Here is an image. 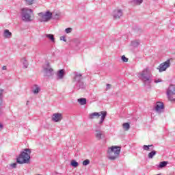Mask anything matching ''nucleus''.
<instances>
[{"label":"nucleus","mask_w":175,"mask_h":175,"mask_svg":"<svg viewBox=\"0 0 175 175\" xmlns=\"http://www.w3.org/2000/svg\"><path fill=\"white\" fill-rule=\"evenodd\" d=\"M167 96L171 102L175 101V85H170L167 90Z\"/></svg>","instance_id":"obj_6"},{"label":"nucleus","mask_w":175,"mask_h":175,"mask_svg":"<svg viewBox=\"0 0 175 175\" xmlns=\"http://www.w3.org/2000/svg\"><path fill=\"white\" fill-rule=\"evenodd\" d=\"M32 92L33 94H39L40 92V88L38 85H33L32 87Z\"/></svg>","instance_id":"obj_20"},{"label":"nucleus","mask_w":175,"mask_h":175,"mask_svg":"<svg viewBox=\"0 0 175 175\" xmlns=\"http://www.w3.org/2000/svg\"><path fill=\"white\" fill-rule=\"evenodd\" d=\"M150 147H154V145H144L143 150H144L145 151H149Z\"/></svg>","instance_id":"obj_29"},{"label":"nucleus","mask_w":175,"mask_h":175,"mask_svg":"<svg viewBox=\"0 0 175 175\" xmlns=\"http://www.w3.org/2000/svg\"><path fill=\"white\" fill-rule=\"evenodd\" d=\"M60 40H63V42H66V40L65 39V36L60 37Z\"/></svg>","instance_id":"obj_37"},{"label":"nucleus","mask_w":175,"mask_h":175,"mask_svg":"<svg viewBox=\"0 0 175 175\" xmlns=\"http://www.w3.org/2000/svg\"><path fill=\"white\" fill-rule=\"evenodd\" d=\"M62 118V113H55L52 116V120H53L54 122H59Z\"/></svg>","instance_id":"obj_11"},{"label":"nucleus","mask_w":175,"mask_h":175,"mask_svg":"<svg viewBox=\"0 0 175 175\" xmlns=\"http://www.w3.org/2000/svg\"><path fill=\"white\" fill-rule=\"evenodd\" d=\"M72 28L68 27L65 29V32L66 33H70V32H72Z\"/></svg>","instance_id":"obj_34"},{"label":"nucleus","mask_w":175,"mask_h":175,"mask_svg":"<svg viewBox=\"0 0 175 175\" xmlns=\"http://www.w3.org/2000/svg\"><path fill=\"white\" fill-rule=\"evenodd\" d=\"M143 2V0H132L130 3L134 5L135 6H139V5Z\"/></svg>","instance_id":"obj_23"},{"label":"nucleus","mask_w":175,"mask_h":175,"mask_svg":"<svg viewBox=\"0 0 175 175\" xmlns=\"http://www.w3.org/2000/svg\"><path fill=\"white\" fill-rule=\"evenodd\" d=\"M74 81H76L77 83H79L83 80V75L81 73H79L78 72H74Z\"/></svg>","instance_id":"obj_12"},{"label":"nucleus","mask_w":175,"mask_h":175,"mask_svg":"<svg viewBox=\"0 0 175 175\" xmlns=\"http://www.w3.org/2000/svg\"><path fill=\"white\" fill-rule=\"evenodd\" d=\"M154 109L157 113H163L165 110V105L162 102H157Z\"/></svg>","instance_id":"obj_10"},{"label":"nucleus","mask_w":175,"mask_h":175,"mask_svg":"<svg viewBox=\"0 0 175 175\" xmlns=\"http://www.w3.org/2000/svg\"><path fill=\"white\" fill-rule=\"evenodd\" d=\"M96 117L97 118H99L100 117V112H94L89 115L90 120H94Z\"/></svg>","instance_id":"obj_18"},{"label":"nucleus","mask_w":175,"mask_h":175,"mask_svg":"<svg viewBox=\"0 0 175 175\" xmlns=\"http://www.w3.org/2000/svg\"><path fill=\"white\" fill-rule=\"evenodd\" d=\"M167 163H169L167 161H161L159 163V165H157V169H163V167H166L167 165Z\"/></svg>","instance_id":"obj_19"},{"label":"nucleus","mask_w":175,"mask_h":175,"mask_svg":"<svg viewBox=\"0 0 175 175\" xmlns=\"http://www.w3.org/2000/svg\"><path fill=\"white\" fill-rule=\"evenodd\" d=\"M7 69H8V68L6 67V66H3L2 67V70H7Z\"/></svg>","instance_id":"obj_39"},{"label":"nucleus","mask_w":175,"mask_h":175,"mask_svg":"<svg viewBox=\"0 0 175 175\" xmlns=\"http://www.w3.org/2000/svg\"><path fill=\"white\" fill-rule=\"evenodd\" d=\"M131 44L133 47H139V46H140V40H133L131 41Z\"/></svg>","instance_id":"obj_22"},{"label":"nucleus","mask_w":175,"mask_h":175,"mask_svg":"<svg viewBox=\"0 0 175 175\" xmlns=\"http://www.w3.org/2000/svg\"><path fill=\"white\" fill-rule=\"evenodd\" d=\"M31 149H24V151L21 152L18 157L16 159L17 163H19V165H23V163H29V159H31Z\"/></svg>","instance_id":"obj_2"},{"label":"nucleus","mask_w":175,"mask_h":175,"mask_svg":"<svg viewBox=\"0 0 175 175\" xmlns=\"http://www.w3.org/2000/svg\"><path fill=\"white\" fill-rule=\"evenodd\" d=\"M87 165H90V160H88V159H86L83 161V166H87Z\"/></svg>","instance_id":"obj_31"},{"label":"nucleus","mask_w":175,"mask_h":175,"mask_svg":"<svg viewBox=\"0 0 175 175\" xmlns=\"http://www.w3.org/2000/svg\"><path fill=\"white\" fill-rule=\"evenodd\" d=\"M70 165L72 166V167H77V166H79V163L76 161V160H72Z\"/></svg>","instance_id":"obj_28"},{"label":"nucleus","mask_w":175,"mask_h":175,"mask_svg":"<svg viewBox=\"0 0 175 175\" xmlns=\"http://www.w3.org/2000/svg\"><path fill=\"white\" fill-rule=\"evenodd\" d=\"M46 38H48V39H50L51 42L53 43H55V38H54V35L53 34H46Z\"/></svg>","instance_id":"obj_27"},{"label":"nucleus","mask_w":175,"mask_h":175,"mask_svg":"<svg viewBox=\"0 0 175 175\" xmlns=\"http://www.w3.org/2000/svg\"><path fill=\"white\" fill-rule=\"evenodd\" d=\"M76 88L77 90H84V88H85V84H84V82L81 81L77 82Z\"/></svg>","instance_id":"obj_16"},{"label":"nucleus","mask_w":175,"mask_h":175,"mask_svg":"<svg viewBox=\"0 0 175 175\" xmlns=\"http://www.w3.org/2000/svg\"><path fill=\"white\" fill-rule=\"evenodd\" d=\"M38 15L40 17L38 21L40 23H47V21H50V20L53 18V13H51L50 11H46L45 13L40 12L38 14Z\"/></svg>","instance_id":"obj_5"},{"label":"nucleus","mask_w":175,"mask_h":175,"mask_svg":"<svg viewBox=\"0 0 175 175\" xmlns=\"http://www.w3.org/2000/svg\"><path fill=\"white\" fill-rule=\"evenodd\" d=\"M21 62L23 64V68H25V69H27V68H28V66L29 64H28V61H27V59L25 57H23L21 59Z\"/></svg>","instance_id":"obj_21"},{"label":"nucleus","mask_w":175,"mask_h":175,"mask_svg":"<svg viewBox=\"0 0 175 175\" xmlns=\"http://www.w3.org/2000/svg\"><path fill=\"white\" fill-rule=\"evenodd\" d=\"M122 61L123 62H128L129 59H128V57H125V55H122Z\"/></svg>","instance_id":"obj_32"},{"label":"nucleus","mask_w":175,"mask_h":175,"mask_svg":"<svg viewBox=\"0 0 175 175\" xmlns=\"http://www.w3.org/2000/svg\"><path fill=\"white\" fill-rule=\"evenodd\" d=\"M155 155H157V151L152 150L150 152L148 153V158L149 159H152V158H154V157H155Z\"/></svg>","instance_id":"obj_26"},{"label":"nucleus","mask_w":175,"mask_h":175,"mask_svg":"<svg viewBox=\"0 0 175 175\" xmlns=\"http://www.w3.org/2000/svg\"><path fill=\"white\" fill-rule=\"evenodd\" d=\"M167 68H170V59H167L165 62L161 63L157 69H159L160 72H165Z\"/></svg>","instance_id":"obj_8"},{"label":"nucleus","mask_w":175,"mask_h":175,"mask_svg":"<svg viewBox=\"0 0 175 175\" xmlns=\"http://www.w3.org/2000/svg\"><path fill=\"white\" fill-rule=\"evenodd\" d=\"M124 14L122 10L121 9H115L112 12V16L115 20L121 18Z\"/></svg>","instance_id":"obj_9"},{"label":"nucleus","mask_w":175,"mask_h":175,"mask_svg":"<svg viewBox=\"0 0 175 175\" xmlns=\"http://www.w3.org/2000/svg\"><path fill=\"white\" fill-rule=\"evenodd\" d=\"M32 16H33V10L32 9L25 8L21 10L22 20L25 23L32 21Z\"/></svg>","instance_id":"obj_4"},{"label":"nucleus","mask_w":175,"mask_h":175,"mask_svg":"<svg viewBox=\"0 0 175 175\" xmlns=\"http://www.w3.org/2000/svg\"><path fill=\"white\" fill-rule=\"evenodd\" d=\"M27 5H32L33 3V1L35 0H25Z\"/></svg>","instance_id":"obj_33"},{"label":"nucleus","mask_w":175,"mask_h":175,"mask_svg":"<svg viewBox=\"0 0 175 175\" xmlns=\"http://www.w3.org/2000/svg\"><path fill=\"white\" fill-rule=\"evenodd\" d=\"M123 128L126 131H129V128H131V125L129 124V123H124Z\"/></svg>","instance_id":"obj_30"},{"label":"nucleus","mask_w":175,"mask_h":175,"mask_svg":"<svg viewBox=\"0 0 175 175\" xmlns=\"http://www.w3.org/2000/svg\"><path fill=\"white\" fill-rule=\"evenodd\" d=\"M78 102L81 106H84V105H87V99L85 98H81L78 99Z\"/></svg>","instance_id":"obj_25"},{"label":"nucleus","mask_w":175,"mask_h":175,"mask_svg":"<svg viewBox=\"0 0 175 175\" xmlns=\"http://www.w3.org/2000/svg\"><path fill=\"white\" fill-rule=\"evenodd\" d=\"M48 67H44V77H46L47 79H50V77H53L54 76V70L50 67V64L47 63Z\"/></svg>","instance_id":"obj_7"},{"label":"nucleus","mask_w":175,"mask_h":175,"mask_svg":"<svg viewBox=\"0 0 175 175\" xmlns=\"http://www.w3.org/2000/svg\"><path fill=\"white\" fill-rule=\"evenodd\" d=\"M111 88V84H107L106 90H110Z\"/></svg>","instance_id":"obj_36"},{"label":"nucleus","mask_w":175,"mask_h":175,"mask_svg":"<svg viewBox=\"0 0 175 175\" xmlns=\"http://www.w3.org/2000/svg\"><path fill=\"white\" fill-rule=\"evenodd\" d=\"M137 76L139 79L144 83V84L147 82L148 84H151L152 81V74L151 73V70H150V68L148 67H146L142 72H139Z\"/></svg>","instance_id":"obj_1"},{"label":"nucleus","mask_w":175,"mask_h":175,"mask_svg":"<svg viewBox=\"0 0 175 175\" xmlns=\"http://www.w3.org/2000/svg\"><path fill=\"white\" fill-rule=\"evenodd\" d=\"M154 83H162V80L161 79H157V80H154Z\"/></svg>","instance_id":"obj_38"},{"label":"nucleus","mask_w":175,"mask_h":175,"mask_svg":"<svg viewBox=\"0 0 175 175\" xmlns=\"http://www.w3.org/2000/svg\"><path fill=\"white\" fill-rule=\"evenodd\" d=\"M57 80H62L64 79V76H65V70L61 69L59 70L57 74Z\"/></svg>","instance_id":"obj_13"},{"label":"nucleus","mask_w":175,"mask_h":175,"mask_svg":"<svg viewBox=\"0 0 175 175\" xmlns=\"http://www.w3.org/2000/svg\"><path fill=\"white\" fill-rule=\"evenodd\" d=\"M0 129H3V125L0 123Z\"/></svg>","instance_id":"obj_40"},{"label":"nucleus","mask_w":175,"mask_h":175,"mask_svg":"<svg viewBox=\"0 0 175 175\" xmlns=\"http://www.w3.org/2000/svg\"><path fill=\"white\" fill-rule=\"evenodd\" d=\"M3 38L5 39H10V38H12V32L9 31V29L4 30V32L3 33Z\"/></svg>","instance_id":"obj_17"},{"label":"nucleus","mask_w":175,"mask_h":175,"mask_svg":"<svg viewBox=\"0 0 175 175\" xmlns=\"http://www.w3.org/2000/svg\"><path fill=\"white\" fill-rule=\"evenodd\" d=\"M11 167H12V169H16V167H17V163H14L10 164Z\"/></svg>","instance_id":"obj_35"},{"label":"nucleus","mask_w":175,"mask_h":175,"mask_svg":"<svg viewBox=\"0 0 175 175\" xmlns=\"http://www.w3.org/2000/svg\"><path fill=\"white\" fill-rule=\"evenodd\" d=\"M121 152V146H111L108 148L107 158L110 161H116L120 157Z\"/></svg>","instance_id":"obj_3"},{"label":"nucleus","mask_w":175,"mask_h":175,"mask_svg":"<svg viewBox=\"0 0 175 175\" xmlns=\"http://www.w3.org/2000/svg\"><path fill=\"white\" fill-rule=\"evenodd\" d=\"M95 132V137L97 139V140H100V139H102V137L103 136V131L96 130Z\"/></svg>","instance_id":"obj_15"},{"label":"nucleus","mask_w":175,"mask_h":175,"mask_svg":"<svg viewBox=\"0 0 175 175\" xmlns=\"http://www.w3.org/2000/svg\"><path fill=\"white\" fill-rule=\"evenodd\" d=\"M55 16H58V14H56Z\"/></svg>","instance_id":"obj_42"},{"label":"nucleus","mask_w":175,"mask_h":175,"mask_svg":"<svg viewBox=\"0 0 175 175\" xmlns=\"http://www.w3.org/2000/svg\"><path fill=\"white\" fill-rule=\"evenodd\" d=\"M28 103H29V101H27V103H26V105H28Z\"/></svg>","instance_id":"obj_41"},{"label":"nucleus","mask_w":175,"mask_h":175,"mask_svg":"<svg viewBox=\"0 0 175 175\" xmlns=\"http://www.w3.org/2000/svg\"><path fill=\"white\" fill-rule=\"evenodd\" d=\"M100 114L101 116V118L99 122V124L102 125V124H103L105 118H106V116H107V111H100Z\"/></svg>","instance_id":"obj_14"},{"label":"nucleus","mask_w":175,"mask_h":175,"mask_svg":"<svg viewBox=\"0 0 175 175\" xmlns=\"http://www.w3.org/2000/svg\"><path fill=\"white\" fill-rule=\"evenodd\" d=\"M3 105V89H0V107Z\"/></svg>","instance_id":"obj_24"}]
</instances>
